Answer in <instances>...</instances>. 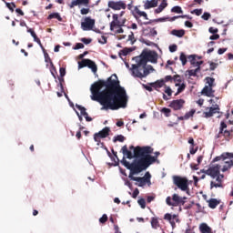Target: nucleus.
<instances>
[{
    "label": "nucleus",
    "instance_id": "1",
    "mask_svg": "<svg viewBox=\"0 0 233 233\" xmlns=\"http://www.w3.org/2000/svg\"><path fill=\"white\" fill-rule=\"evenodd\" d=\"M91 99L96 101L101 110H119L127 108L128 96L125 87L121 86L117 75H112L106 81L98 80L91 86Z\"/></svg>",
    "mask_w": 233,
    "mask_h": 233
},
{
    "label": "nucleus",
    "instance_id": "2",
    "mask_svg": "<svg viewBox=\"0 0 233 233\" xmlns=\"http://www.w3.org/2000/svg\"><path fill=\"white\" fill-rule=\"evenodd\" d=\"M154 153V148L150 146L139 147L137 146L134 151L135 159L131 164L125 157H123L121 163L130 170L132 174H141L143 170H147L150 165L156 163V157L150 154Z\"/></svg>",
    "mask_w": 233,
    "mask_h": 233
},
{
    "label": "nucleus",
    "instance_id": "3",
    "mask_svg": "<svg viewBox=\"0 0 233 233\" xmlns=\"http://www.w3.org/2000/svg\"><path fill=\"white\" fill-rule=\"evenodd\" d=\"M137 64L132 65V76L143 79L150 74V70H154L152 66L147 67L148 63H157V53L155 51L142 52L140 57H137Z\"/></svg>",
    "mask_w": 233,
    "mask_h": 233
},
{
    "label": "nucleus",
    "instance_id": "4",
    "mask_svg": "<svg viewBox=\"0 0 233 233\" xmlns=\"http://www.w3.org/2000/svg\"><path fill=\"white\" fill-rule=\"evenodd\" d=\"M200 172L209 176L211 179H215L210 181V190L212 188H224L223 177H225V175L221 174V165H210L208 169H202Z\"/></svg>",
    "mask_w": 233,
    "mask_h": 233
},
{
    "label": "nucleus",
    "instance_id": "5",
    "mask_svg": "<svg viewBox=\"0 0 233 233\" xmlns=\"http://www.w3.org/2000/svg\"><path fill=\"white\" fill-rule=\"evenodd\" d=\"M216 79L207 76L206 77V86L201 90V95L206 96V97H214L215 90H214V83Z\"/></svg>",
    "mask_w": 233,
    "mask_h": 233
},
{
    "label": "nucleus",
    "instance_id": "6",
    "mask_svg": "<svg viewBox=\"0 0 233 233\" xmlns=\"http://www.w3.org/2000/svg\"><path fill=\"white\" fill-rule=\"evenodd\" d=\"M136 173H129V179H131L132 181H137L138 183V187H145V185H148V187H150V185H152V182L150 181V178L152 177V175H150V172H146L144 177H134Z\"/></svg>",
    "mask_w": 233,
    "mask_h": 233
},
{
    "label": "nucleus",
    "instance_id": "7",
    "mask_svg": "<svg viewBox=\"0 0 233 233\" xmlns=\"http://www.w3.org/2000/svg\"><path fill=\"white\" fill-rule=\"evenodd\" d=\"M173 183L176 185V187H177V188L182 190V192H187L188 194V178L179 176H173Z\"/></svg>",
    "mask_w": 233,
    "mask_h": 233
},
{
    "label": "nucleus",
    "instance_id": "8",
    "mask_svg": "<svg viewBox=\"0 0 233 233\" xmlns=\"http://www.w3.org/2000/svg\"><path fill=\"white\" fill-rule=\"evenodd\" d=\"M227 123L221 122L218 134L216 136L217 139H221V137H224L226 141H230L233 137V131L232 130H227Z\"/></svg>",
    "mask_w": 233,
    "mask_h": 233
},
{
    "label": "nucleus",
    "instance_id": "9",
    "mask_svg": "<svg viewBox=\"0 0 233 233\" xmlns=\"http://www.w3.org/2000/svg\"><path fill=\"white\" fill-rule=\"evenodd\" d=\"M185 199L187 197H179L177 194H173L171 197H167L166 203L168 207H179L180 205H185Z\"/></svg>",
    "mask_w": 233,
    "mask_h": 233
},
{
    "label": "nucleus",
    "instance_id": "10",
    "mask_svg": "<svg viewBox=\"0 0 233 233\" xmlns=\"http://www.w3.org/2000/svg\"><path fill=\"white\" fill-rule=\"evenodd\" d=\"M126 23H127V18H123L119 20V15L117 14L113 15V21L110 23L111 32H114V30H116V28L117 27L125 26Z\"/></svg>",
    "mask_w": 233,
    "mask_h": 233
},
{
    "label": "nucleus",
    "instance_id": "11",
    "mask_svg": "<svg viewBox=\"0 0 233 233\" xmlns=\"http://www.w3.org/2000/svg\"><path fill=\"white\" fill-rule=\"evenodd\" d=\"M86 66H87V68H91L94 74L97 72V65H96V62L88 58H84L81 62L78 63L79 68H85Z\"/></svg>",
    "mask_w": 233,
    "mask_h": 233
},
{
    "label": "nucleus",
    "instance_id": "12",
    "mask_svg": "<svg viewBox=\"0 0 233 233\" xmlns=\"http://www.w3.org/2000/svg\"><path fill=\"white\" fill-rule=\"evenodd\" d=\"M108 136H110V127H106L101 131L94 135V140L99 146L101 139H105V137H108Z\"/></svg>",
    "mask_w": 233,
    "mask_h": 233
},
{
    "label": "nucleus",
    "instance_id": "13",
    "mask_svg": "<svg viewBox=\"0 0 233 233\" xmlns=\"http://www.w3.org/2000/svg\"><path fill=\"white\" fill-rule=\"evenodd\" d=\"M94 26H96V20L92 19L90 16H87L81 22V28L84 32L93 30Z\"/></svg>",
    "mask_w": 233,
    "mask_h": 233
},
{
    "label": "nucleus",
    "instance_id": "14",
    "mask_svg": "<svg viewBox=\"0 0 233 233\" xmlns=\"http://www.w3.org/2000/svg\"><path fill=\"white\" fill-rule=\"evenodd\" d=\"M219 105L216 104L214 106L211 107H206V112H203V117H206V119H208L210 117H213L215 114H219Z\"/></svg>",
    "mask_w": 233,
    "mask_h": 233
},
{
    "label": "nucleus",
    "instance_id": "15",
    "mask_svg": "<svg viewBox=\"0 0 233 233\" xmlns=\"http://www.w3.org/2000/svg\"><path fill=\"white\" fill-rule=\"evenodd\" d=\"M108 8H111L112 10H126L127 9V4L123 1H109L107 4Z\"/></svg>",
    "mask_w": 233,
    "mask_h": 233
},
{
    "label": "nucleus",
    "instance_id": "16",
    "mask_svg": "<svg viewBox=\"0 0 233 233\" xmlns=\"http://www.w3.org/2000/svg\"><path fill=\"white\" fill-rule=\"evenodd\" d=\"M164 219L165 221H168V223H170L172 228H176V223H179V218L176 214L172 215L170 213H166L164 215Z\"/></svg>",
    "mask_w": 233,
    "mask_h": 233
},
{
    "label": "nucleus",
    "instance_id": "17",
    "mask_svg": "<svg viewBox=\"0 0 233 233\" xmlns=\"http://www.w3.org/2000/svg\"><path fill=\"white\" fill-rule=\"evenodd\" d=\"M183 106H185V99L183 98L172 100L169 104V107L173 110H181Z\"/></svg>",
    "mask_w": 233,
    "mask_h": 233
},
{
    "label": "nucleus",
    "instance_id": "18",
    "mask_svg": "<svg viewBox=\"0 0 233 233\" xmlns=\"http://www.w3.org/2000/svg\"><path fill=\"white\" fill-rule=\"evenodd\" d=\"M225 161L226 159H233V154L232 153H226L221 155L220 157H216L213 160L212 163H216L217 161Z\"/></svg>",
    "mask_w": 233,
    "mask_h": 233
},
{
    "label": "nucleus",
    "instance_id": "19",
    "mask_svg": "<svg viewBox=\"0 0 233 233\" xmlns=\"http://www.w3.org/2000/svg\"><path fill=\"white\" fill-rule=\"evenodd\" d=\"M159 0H147L144 4L145 10H149V8H156Z\"/></svg>",
    "mask_w": 233,
    "mask_h": 233
},
{
    "label": "nucleus",
    "instance_id": "20",
    "mask_svg": "<svg viewBox=\"0 0 233 233\" xmlns=\"http://www.w3.org/2000/svg\"><path fill=\"white\" fill-rule=\"evenodd\" d=\"M166 86L167 85H165L164 79L157 80L156 82L150 84V86H152V88H155V90H157V88H163V86Z\"/></svg>",
    "mask_w": 233,
    "mask_h": 233
},
{
    "label": "nucleus",
    "instance_id": "21",
    "mask_svg": "<svg viewBox=\"0 0 233 233\" xmlns=\"http://www.w3.org/2000/svg\"><path fill=\"white\" fill-rule=\"evenodd\" d=\"M167 6L168 3H167V0H162L158 7L155 9V14H161V12H163V10H165Z\"/></svg>",
    "mask_w": 233,
    "mask_h": 233
},
{
    "label": "nucleus",
    "instance_id": "22",
    "mask_svg": "<svg viewBox=\"0 0 233 233\" xmlns=\"http://www.w3.org/2000/svg\"><path fill=\"white\" fill-rule=\"evenodd\" d=\"M44 57H45V62L49 64L51 66V72L52 70H56V66H54V62H52V58H50V56L46 51H44Z\"/></svg>",
    "mask_w": 233,
    "mask_h": 233
},
{
    "label": "nucleus",
    "instance_id": "23",
    "mask_svg": "<svg viewBox=\"0 0 233 233\" xmlns=\"http://www.w3.org/2000/svg\"><path fill=\"white\" fill-rule=\"evenodd\" d=\"M188 59H189L191 65H193V66H201V65H203V61H197L196 60V56L195 55H190L188 56Z\"/></svg>",
    "mask_w": 233,
    "mask_h": 233
},
{
    "label": "nucleus",
    "instance_id": "24",
    "mask_svg": "<svg viewBox=\"0 0 233 233\" xmlns=\"http://www.w3.org/2000/svg\"><path fill=\"white\" fill-rule=\"evenodd\" d=\"M199 231L201 233H212V228H210L207 223H202L199 226Z\"/></svg>",
    "mask_w": 233,
    "mask_h": 233
},
{
    "label": "nucleus",
    "instance_id": "25",
    "mask_svg": "<svg viewBox=\"0 0 233 233\" xmlns=\"http://www.w3.org/2000/svg\"><path fill=\"white\" fill-rule=\"evenodd\" d=\"M121 150H122V154L124 156H127V159H132L134 157L132 151L128 150V147H127V145L124 146Z\"/></svg>",
    "mask_w": 233,
    "mask_h": 233
},
{
    "label": "nucleus",
    "instance_id": "26",
    "mask_svg": "<svg viewBox=\"0 0 233 233\" xmlns=\"http://www.w3.org/2000/svg\"><path fill=\"white\" fill-rule=\"evenodd\" d=\"M173 83H175L176 86H179L180 85L183 84V78L179 75H175L173 76Z\"/></svg>",
    "mask_w": 233,
    "mask_h": 233
},
{
    "label": "nucleus",
    "instance_id": "27",
    "mask_svg": "<svg viewBox=\"0 0 233 233\" xmlns=\"http://www.w3.org/2000/svg\"><path fill=\"white\" fill-rule=\"evenodd\" d=\"M208 203L209 208H216V207L219 205V200H218L217 198H210L209 200H208Z\"/></svg>",
    "mask_w": 233,
    "mask_h": 233
},
{
    "label": "nucleus",
    "instance_id": "28",
    "mask_svg": "<svg viewBox=\"0 0 233 233\" xmlns=\"http://www.w3.org/2000/svg\"><path fill=\"white\" fill-rule=\"evenodd\" d=\"M233 166V161H224V165L222 167V172H227V170H228L229 168H232Z\"/></svg>",
    "mask_w": 233,
    "mask_h": 233
},
{
    "label": "nucleus",
    "instance_id": "29",
    "mask_svg": "<svg viewBox=\"0 0 233 233\" xmlns=\"http://www.w3.org/2000/svg\"><path fill=\"white\" fill-rule=\"evenodd\" d=\"M172 35H176V37H183V35H185V30L180 29H175L171 31Z\"/></svg>",
    "mask_w": 233,
    "mask_h": 233
},
{
    "label": "nucleus",
    "instance_id": "30",
    "mask_svg": "<svg viewBox=\"0 0 233 233\" xmlns=\"http://www.w3.org/2000/svg\"><path fill=\"white\" fill-rule=\"evenodd\" d=\"M47 19H57V21L62 22L63 17H61V15L59 13H52L47 16Z\"/></svg>",
    "mask_w": 233,
    "mask_h": 233
},
{
    "label": "nucleus",
    "instance_id": "31",
    "mask_svg": "<svg viewBox=\"0 0 233 233\" xmlns=\"http://www.w3.org/2000/svg\"><path fill=\"white\" fill-rule=\"evenodd\" d=\"M135 12H136V14H137V15H139V17H144L147 20H148V15H147V13L145 11H141V10H139V8L136 7Z\"/></svg>",
    "mask_w": 233,
    "mask_h": 233
},
{
    "label": "nucleus",
    "instance_id": "32",
    "mask_svg": "<svg viewBox=\"0 0 233 233\" xmlns=\"http://www.w3.org/2000/svg\"><path fill=\"white\" fill-rule=\"evenodd\" d=\"M151 227L152 228H155V229L159 228V220H157V218H151Z\"/></svg>",
    "mask_w": 233,
    "mask_h": 233
},
{
    "label": "nucleus",
    "instance_id": "33",
    "mask_svg": "<svg viewBox=\"0 0 233 233\" xmlns=\"http://www.w3.org/2000/svg\"><path fill=\"white\" fill-rule=\"evenodd\" d=\"M192 19L189 15H177V16H173L171 18H169V21H176V19Z\"/></svg>",
    "mask_w": 233,
    "mask_h": 233
},
{
    "label": "nucleus",
    "instance_id": "34",
    "mask_svg": "<svg viewBox=\"0 0 233 233\" xmlns=\"http://www.w3.org/2000/svg\"><path fill=\"white\" fill-rule=\"evenodd\" d=\"M76 108L80 111L81 116H84V117L88 115L85 106L76 105Z\"/></svg>",
    "mask_w": 233,
    "mask_h": 233
},
{
    "label": "nucleus",
    "instance_id": "35",
    "mask_svg": "<svg viewBox=\"0 0 233 233\" xmlns=\"http://www.w3.org/2000/svg\"><path fill=\"white\" fill-rule=\"evenodd\" d=\"M177 86H178V88H177V91L175 94V96H179V94H181V92H184L185 88H187V85H185V83H182Z\"/></svg>",
    "mask_w": 233,
    "mask_h": 233
},
{
    "label": "nucleus",
    "instance_id": "36",
    "mask_svg": "<svg viewBox=\"0 0 233 233\" xmlns=\"http://www.w3.org/2000/svg\"><path fill=\"white\" fill-rule=\"evenodd\" d=\"M171 12L173 14H183V9L181 8V6L176 5L171 8Z\"/></svg>",
    "mask_w": 233,
    "mask_h": 233
},
{
    "label": "nucleus",
    "instance_id": "37",
    "mask_svg": "<svg viewBox=\"0 0 233 233\" xmlns=\"http://www.w3.org/2000/svg\"><path fill=\"white\" fill-rule=\"evenodd\" d=\"M194 114H196V109H191L189 112L186 113L184 115V118L187 119H190V117L194 116Z\"/></svg>",
    "mask_w": 233,
    "mask_h": 233
},
{
    "label": "nucleus",
    "instance_id": "38",
    "mask_svg": "<svg viewBox=\"0 0 233 233\" xmlns=\"http://www.w3.org/2000/svg\"><path fill=\"white\" fill-rule=\"evenodd\" d=\"M113 141H114V143H117V141H119V143H123L125 141V136L118 135L116 137H114Z\"/></svg>",
    "mask_w": 233,
    "mask_h": 233
},
{
    "label": "nucleus",
    "instance_id": "39",
    "mask_svg": "<svg viewBox=\"0 0 233 233\" xmlns=\"http://www.w3.org/2000/svg\"><path fill=\"white\" fill-rule=\"evenodd\" d=\"M27 32L28 34H31L32 37L34 38V41H36L37 39H39V37H37V35L35 34L34 29L27 27Z\"/></svg>",
    "mask_w": 233,
    "mask_h": 233
},
{
    "label": "nucleus",
    "instance_id": "40",
    "mask_svg": "<svg viewBox=\"0 0 233 233\" xmlns=\"http://www.w3.org/2000/svg\"><path fill=\"white\" fill-rule=\"evenodd\" d=\"M162 114H165L166 117H170L172 110L170 108L164 107L161 109Z\"/></svg>",
    "mask_w": 233,
    "mask_h": 233
},
{
    "label": "nucleus",
    "instance_id": "41",
    "mask_svg": "<svg viewBox=\"0 0 233 233\" xmlns=\"http://www.w3.org/2000/svg\"><path fill=\"white\" fill-rule=\"evenodd\" d=\"M138 205L141 207V208H147V201L145 198H139L137 200Z\"/></svg>",
    "mask_w": 233,
    "mask_h": 233
},
{
    "label": "nucleus",
    "instance_id": "42",
    "mask_svg": "<svg viewBox=\"0 0 233 233\" xmlns=\"http://www.w3.org/2000/svg\"><path fill=\"white\" fill-rule=\"evenodd\" d=\"M179 59H180L183 66H185V65H187V56L185 55V53L180 54Z\"/></svg>",
    "mask_w": 233,
    "mask_h": 233
},
{
    "label": "nucleus",
    "instance_id": "43",
    "mask_svg": "<svg viewBox=\"0 0 233 233\" xmlns=\"http://www.w3.org/2000/svg\"><path fill=\"white\" fill-rule=\"evenodd\" d=\"M132 52V50L128 49V48H124L123 50H121L119 52V56H128V54H130Z\"/></svg>",
    "mask_w": 233,
    "mask_h": 233
},
{
    "label": "nucleus",
    "instance_id": "44",
    "mask_svg": "<svg viewBox=\"0 0 233 233\" xmlns=\"http://www.w3.org/2000/svg\"><path fill=\"white\" fill-rule=\"evenodd\" d=\"M5 5L7 6V8L11 11L14 12V8H15V3H8V2H5Z\"/></svg>",
    "mask_w": 233,
    "mask_h": 233
},
{
    "label": "nucleus",
    "instance_id": "45",
    "mask_svg": "<svg viewBox=\"0 0 233 233\" xmlns=\"http://www.w3.org/2000/svg\"><path fill=\"white\" fill-rule=\"evenodd\" d=\"M81 5L80 0H72L71 4L69 5V8H74V6H77Z\"/></svg>",
    "mask_w": 233,
    "mask_h": 233
},
{
    "label": "nucleus",
    "instance_id": "46",
    "mask_svg": "<svg viewBox=\"0 0 233 233\" xmlns=\"http://www.w3.org/2000/svg\"><path fill=\"white\" fill-rule=\"evenodd\" d=\"M218 63H214V62H210L209 63V70L211 72H213V70L218 68Z\"/></svg>",
    "mask_w": 233,
    "mask_h": 233
},
{
    "label": "nucleus",
    "instance_id": "47",
    "mask_svg": "<svg viewBox=\"0 0 233 233\" xmlns=\"http://www.w3.org/2000/svg\"><path fill=\"white\" fill-rule=\"evenodd\" d=\"M106 221H108V216H106V214H104V215L99 218V223L105 224Z\"/></svg>",
    "mask_w": 233,
    "mask_h": 233
},
{
    "label": "nucleus",
    "instance_id": "48",
    "mask_svg": "<svg viewBox=\"0 0 233 233\" xmlns=\"http://www.w3.org/2000/svg\"><path fill=\"white\" fill-rule=\"evenodd\" d=\"M165 94L170 97L172 96V88H170V86H165Z\"/></svg>",
    "mask_w": 233,
    "mask_h": 233
},
{
    "label": "nucleus",
    "instance_id": "49",
    "mask_svg": "<svg viewBox=\"0 0 233 233\" xmlns=\"http://www.w3.org/2000/svg\"><path fill=\"white\" fill-rule=\"evenodd\" d=\"M202 19H204V21H208V19H210V17H212V15H210V13H207L205 12L203 15H202Z\"/></svg>",
    "mask_w": 233,
    "mask_h": 233
},
{
    "label": "nucleus",
    "instance_id": "50",
    "mask_svg": "<svg viewBox=\"0 0 233 233\" xmlns=\"http://www.w3.org/2000/svg\"><path fill=\"white\" fill-rule=\"evenodd\" d=\"M149 35H152V37H156V35H157V31L156 30V28L149 29Z\"/></svg>",
    "mask_w": 233,
    "mask_h": 233
},
{
    "label": "nucleus",
    "instance_id": "51",
    "mask_svg": "<svg viewBox=\"0 0 233 233\" xmlns=\"http://www.w3.org/2000/svg\"><path fill=\"white\" fill-rule=\"evenodd\" d=\"M59 72L60 77H65V76H66V69L65 67H60Z\"/></svg>",
    "mask_w": 233,
    "mask_h": 233
},
{
    "label": "nucleus",
    "instance_id": "52",
    "mask_svg": "<svg viewBox=\"0 0 233 233\" xmlns=\"http://www.w3.org/2000/svg\"><path fill=\"white\" fill-rule=\"evenodd\" d=\"M81 48H85V45H83V43H76L74 50H81Z\"/></svg>",
    "mask_w": 233,
    "mask_h": 233
},
{
    "label": "nucleus",
    "instance_id": "53",
    "mask_svg": "<svg viewBox=\"0 0 233 233\" xmlns=\"http://www.w3.org/2000/svg\"><path fill=\"white\" fill-rule=\"evenodd\" d=\"M164 81H165V83H168V81H170V83H173L174 76H166Z\"/></svg>",
    "mask_w": 233,
    "mask_h": 233
},
{
    "label": "nucleus",
    "instance_id": "54",
    "mask_svg": "<svg viewBox=\"0 0 233 233\" xmlns=\"http://www.w3.org/2000/svg\"><path fill=\"white\" fill-rule=\"evenodd\" d=\"M89 12H90V8H82V9L80 10V14H81L82 15H86V14H89Z\"/></svg>",
    "mask_w": 233,
    "mask_h": 233
},
{
    "label": "nucleus",
    "instance_id": "55",
    "mask_svg": "<svg viewBox=\"0 0 233 233\" xmlns=\"http://www.w3.org/2000/svg\"><path fill=\"white\" fill-rule=\"evenodd\" d=\"M177 45H172V46H169V52H177Z\"/></svg>",
    "mask_w": 233,
    "mask_h": 233
},
{
    "label": "nucleus",
    "instance_id": "56",
    "mask_svg": "<svg viewBox=\"0 0 233 233\" xmlns=\"http://www.w3.org/2000/svg\"><path fill=\"white\" fill-rule=\"evenodd\" d=\"M191 14H196L197 15H201V14H203V9H195L191 12Z\"/></svg>",
    "mask_w": 233,
    "mask_h": 233
},
{
    "label": "nucleus",
    "instance_id": "57",
    "mask_svg": "<svg viewBox=\"0 0 233 233\" xmlns=\"http://www.w3.org/2000/svg\"><path fill=\"white\" fill-rule=\"evenodd\" d=\"M208 32H209L210 34L217 35L218 32H219V30H218V28L209 27Z\"/></svg>",
    "mask_w": 233,
    "mask_h": 233
},
{
    "label": "nucleus",
    "instance_id": "58",
    "mask_svg": "<svg viewBox=\"0 0 233 233\" xmlns=\"http://www.w3.org/2000/svg\"><path fill=\"white\" fill-rule=\"evenodd\" d=\"M81 41L85 45H90V43H92V39H90V38H82Z\"/></svg>",
    "mask_w": 233,
    "mask_h": 233
},
{
    "label": "nucleus",
    "instance_id": "59",
    "mask_svg": "<svg viewBox=\"0 0 233 233\" xmlns=\"http://www.w3.org/2000/svg\"><path fill=\"white\" fill-rule=\"evenodd\" d=\"M128 40L131 41V43L136 42V37L134 36V32H131V34L128 35Z\"/></svg>",
    "mask_w": 233,
    "mask_h": 233
},
{
    "label": "nucleus",
    "instance_id": "60",
    "mask_svg": "<svg viewBox=\"0 0 233 233\" xmlns=\"http://www.w3.org/2000/svg\"><path fill=\"white\" fill-rule=\"evenodd\" d=\"M137 196H139V189L136 188L132 194V198L134 199H136V198H137Z\"/></svg>",
    "mask_w": 233,
    "mask_h": 233
},
{
    "label": "nucleus",
    "instance_id": "61",
    "mask_svg": "<svg viewBox=\"0 0 233 233\" xmlns=\"http://www.w3.org/2000/svg\"><path fill=\"white\" fill-rule=\"evenodd\" d=\"M209 39H210L211 41H216V40L219 39V35H218V34L212 35L209 37Z\"/></svg>",
    "mask_w": 233,
    "mask_h": 233
},
{
    "label": "nucleus",
    "instance_id": "62",
    "mask_svg": "<svg viewBox=\"0 0 233 233\" xmlns=\"http://www.w3.org/2000/svg\"><path fill=\"white\" fill-rule=\"evenodd\" d=\"M189 152L191 155H194V154H196V152H198V148L195 149L194 146H190Z\"/></svg>",
    "mask_w": 233,
    "mask_h": 233
},
{
    "label": "nucleus",
    "instance_id": "63",
    "mask_svg": "<svg viewBox=\"0 0 233 233\" xmlns=\"http://www.w3.org/2000/svg\"><path fill=\"white\" fill-rule=\"evenodd\" d=\"M185 26H187V28H192V26H194V24H192V22L190 21H186Z\"/></svg>",
    "mask_w": 233,
    "mask_h": 233
},
{
    "label": "nucleus",
    "instance_id": "64",
    "mask_svg": "<svg viewBox=\"0 0 233 233\" xmlns=\"http://www.w3.org/2000/svg\"><path fill=\"white\" fill-rule=\"evenodd\" d=\"M116 34H123L125 30H123V27H116Z\"/></svg>",
    "mask_w": 233,
    "mask_h": 233
}]
</instances>
